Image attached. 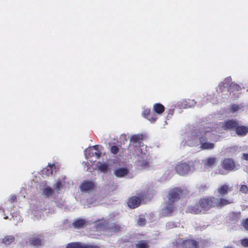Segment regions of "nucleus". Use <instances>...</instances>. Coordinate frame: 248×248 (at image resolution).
<instances>
[{"instance_id":"ea45409f","label":"nucleus","mask_w":248,"mask_h":248,"mask_svg":"<svg viewBox=\"0 0 248 248\" xmlns=\"http://www.w3.org/2000/svg\"><path fill=\"white\" fill-rule=\"evenodd\" d=\"M231 86L232 87H235L237 90H239V88H240L239 86L238 85L235 84H232L231 85Z\"/></svg>"},{"instance_id":"c85d7f7f","label":"nucleus","mask_w":248,"mask_h":248,"mask_svg":"<svg viewBox=\"0 0 248 248\" xmlns=\"http://www.w3.org/2000/svg\"><path fill=\"white\" fill-rule=\"evenodd\" d=\"M146 222V219L143 217H140L137 221V224L140 226H143L145 225Z\"/></svg>"},{"instance_id":"393cba45","label":"nucleus","mask_w":248,"mask_h":248,"mask_svg":"<svg viewBox=\"0 0 248 248\" xmlns=\"http://www.w3.org/2000/svg\"><path fill=\"white\" fill-rule=\"evenodd\" d=\"M83 244L81 242H71L67 245L66 248H83Z\"/></svg>"},{"instance_id":"39448f33","label":"nucleus","mask_w":248,"mask_h":248,"mask_svg":"<svg viewBox=\"0 0 248 248\" xmlns=\"http://www.w3.org/2000/svg\"><path fill=\"white\" fill-rule=\"evenodd\" d=\"M222 169H218L217 173L226 175L228 173V171L233 170L235 168V163L233 159L230 158H224L221 163Z\"/></svg>"},{"instance_id":"a878e982","label":"nucleus","mask_w":248,"mask_h":248,"mask_svg":"<svg viewBox=\"0 0 248 248\" xmlns=\"http://www.w3.org/2000/svg\"><path fill=\"white\" fill-rule=\"evenodd\" d=\"M53 193V190L51 189L50 186H47L44 188L43 190V194L46 197L48 198Z\"/></svg>"},{"instance_id":"6e6552de","label":"nucleus","mask_w":248,"mask_h":248,"mask_svg":"<svg viewBox=\"0 0 248 248\" xmlns=\"http://www.w3.org/2000/svg\"><path fill=\"white\" fill-rule=\"evenodd\" d=\"M238 122L236 120H227L222 123L221 127L226 131L234 130Z\"/></svg>"},{"instance_id":"1a4fd4ad","label":"nucleus","mask_w":248,"mask_h":248,"mask_svg":"<svg viewBox=\"0 0 248 248\" xmlns=\"http://www.w3.org/2000/svg\"><path fill=\"white\" fill-rule=\"evenodd\" d=\"M142 201V198L138 196H132L130 197L127 202V204L128 206L131 209H135L138 207Z\"/></svg>"},{"instance_id":"f704fd0d","label":"nucleus","mask_w":248,"mask_h":248,"mask_svg":"<svg viewBox=\"0 0 248 248\" xmlns=\"http://www.w3.org/2000/svg\"><path fill=\"white\" fill-rule=\"evenodd\" d=\"M151 110L150 109H145L142 112V115L145 117L147 118L150 115Z\"/></svg>"},{"instance_id":"7c9ffc66","label":"nucleus","mask_w":248,"mask_h":248,"mask_svg":"<svg viewBox=\"0 0 248 248\" xmlns=\"http://www.w3.org/2000/svg\"><path fill=\"white\" fill-rule=\"evenodd\" d=\"M240 191L244 194H247L248 192V187L245 185H242L240 187Z\"/></svg>"},{"instance_id":"b1692460","label":"nucleus","mask_w":248,"mask_h":248,"mask_svg":"<svg viewBox=\"0 0 248 248\" xmlns=\"http://www.w3.org/2000/svg\"><path fill=\"white\" fill-rule=\"evenodd\" d=\"M64 183V180H62L60 179H59L57 180L56 183L54 185V187L58 193H59V191L63 187Z\"/></svg>"},{"instance_id":"dca6fc26","label":"nucleus","mask_w":248,"mask_h":248,"mask_svg":"<svg viewBox=\"0 0 248 248\" xmlns=\"http://www.w3.org/2000/svg\"><path fill=\"white\" fill-rule=\"evenodd\" d=\"M231 203L232 202H231L228 199L223 198L219 199H217L216 198L215 207L221 208L223 206L227 204H229Z\"/></svg>"},{"instance_id":"a211bd4d","label":"nucleus","mask_w":248,"mask_h":248,"mask_svg":"<svg viewBox=\"0 0 248 248\" xmlns=\"http://www.w3.org/2000/svg\"><path fill=\"white\" fill-rule=\"evenodd\" d=\"M86 224V220L82 218H79L75 220L72 223L73 226L76 229H81L83 228Z\"/></svg>"},{"instance_id":"a19ab883","label":"nucleus","mask_w":248,"mask_h":248,"mask_svg":"<svg viewBox=\"0 0 248 248\" xmlns=\"http://www.w3.org/2000/svg\"><path fill=\"white\" fill-rule=\"evenodd\" d=\"M207 188L206 186L205 185L204 186H202L200 187L201 189H205L206 188Z\"/></svg>"},{"instance_id":"79ce46f5","label":"nucleus","mask_w":248,"mask_h":248,"mask_svg":"<svg viewBox=\"0 0 248 248\" xmlns=\"http://www.w3.org/2000/svg\"><path fill=\"white\" fill-rule=\"evenodd\" d=\"M145 156V154H144V155H143V156L142 157V158H144Z\"/></svg>"},{"instance_id":"c9c22d12","label":"nucleus","mask_w":248,"mask_h":248,"mask_svg":"<svg viewBox=\"0 0 248 248\" xmlns=\"http://www.w3.org/2000/svg\"><path fill=\"white\" fill-rule=\"evenodd\" d=\"M138 161L141 167H147L149 166V163L146 160H143L142 161L139 160Z\"/></svg>"},{"instance_id":"f3484780","label":"nucleus","mask_w":248,"mask_h":248,"mask_svg":"<svg viewBox=\"0 0 248 248\" xmlns=\"http://www.w3.org/2000/svg\"><path fill=\"white\" fill-rule=\"evenodd\" d=\"M142 140V136L141 135H135L131 137L130 142L132 143L134 146H140Z\"/></svg>"},{"instance_id":"2f4dec72","label":"nucleus","mask_w":248,"mask_h":248,"mask_svg":"<svg viewBox=\"0 0 248 248\" xmlns=\"http://www.w3.org/2000/svg\"><path fill=\"white\" fill-rule=\"evenodd\" d=\"M83 248H101V247L98 245L84 243Z\"/></svg>"},{"instance_id":"58836bf2","label":"nucleus","mask_w":248,"mask_h":248,"mask_svg":"<svg viewBox=\"0 0 248 248\" xmlns=\"http://www.w3.org/2000/svg\"><path fill=\"white\" fill-rule=\"evenodd\" d=\"M11 201L12 202H15L16 200V196H12L11 197Z\"/></svg>"},{"instance_id":"f03ea898","label":"nucleus","mask_w":248,"mask_h":248,"mask_svg":"<svg viewBox=\"0 0 248 248\" xmlns=\"http://www.w3.org/2000/svg\"><path fill=\"white\" fill-rule=\"evenodd\" d=\"M216 198L213 196H207L201 198L198 202L190 208L191 213L198 214H204L211 208L215 207Z\"/></svg>"},{"instance_id":"ddd939ff","label":"nucleus","mask_w":248,"mask_h":248,"mask_svg":"<svg viewBox=\"0 0 248 248\" xmlns=\"http://www.w3.org/2000/svg\"><path fill=\"white\" fill-rule=\"evenodd\" d=\"M234 130L237 135L244 137L248 133V126L240 125L238 123Z\"/></svg>"},{"instance_id":"20e7f679","label":"nucleus","mask_w":248,"mask_h":248,"mask_svg":"<svg viewBox=\"0 0 248 248\" xmlns=\"http://www.w3.org/2000/svg\"><path fill=\"white\" fill-rule=\"evenodd\" d=\"M173 245L177 248H198L199 247V242L192 238H179L173 242Z\"/></svg>"},{"instance_id":"7ed1b4c3","label":"nucleus","mask_w":248,"mask_h":248,"mask_svg":"<svg viewBox=\"0 0 248 248\" xmlns=\"http://www.w3.org/2000/svg\"><path fill=\"white\" fill-rule=\"evenodd\" d=\"M212 129L210 127H203L197 133V136H199V141L201 148L202 150H212L214 148L215 144L213 143L207 142L213 134Z\"/></svg>"},{"instance_id":"c756f323","label":"nucleus","mask_w":248,"mask_h":248,"mask_svg":"<svg viewBox=\"0 0 248 248\" xmlns=\"http://www.w3.org/2000/svg\"><path fill=\"white\" fill-rule=\"evenodd\" d=\"M239 109V106L236 104H232L230 108V111L232 113H234L238 111Z\"/></svg>"},{"instance_id":"473e14b6","label":"nucleus","mask_w":248,"mask_h":248,"mask_svg":"<svg viewBox=\"0 0 248 248\" xmlns=\"http://www.w3.org/2000/svg\"><path fill=\"white\" fill-rule=\"evenodd\" d=\"M146 118L152 123H154L157 120L155 115H150Z\"/></svg>"},{"instance_id":"cd10ccee","label":"nucleus","mask_w":248,"mask_h":248,"mask_svg":"<svg viewBox=\"0 0 248 248\" xmlns=\"http://www.w3.org/2000/svg\"><path fill=\"white\" fill-rule=\"evenodd\" d=\"M110 151L112 154L116 155L119 152V148L116 145H113L111 147Z\"/></svg>"},{"instance_id":"5701e85b","label":"nucleus","mask_w":248,"mask_h":248,"mask_svg":"<svg viewBox=\"0 0 248 248\" xmlns=\"http://www.w3.org/2000/svg\"><path fill=\"white\" fill-rule=\"evenodd\" d=\"M15 237L13 235H7L2 240V243L4 245H10L15 241Z\"/></svg>"},{"instance_id":"9b49d317","label":"nucleus","mask_w":248,"mask_h":248,"mask_svg":"<svg viewBox=\"0 0 248 248\" xmlns=\"http://www.w3.org/2000/svg\"><path fill=\"white\" fill-rule=\"evenodd\" d=\"M217 162V159L215 157L207 158L202 160L204 168L205 169L213 168Z\"/></svg>"},{"instance_id":"412c9836","label":"nucleus","mask_w":248,"mask_h":248,"mask_svg":"<svg viewBox=\"0 0 248 248\" xmlns=\"http://www.w3.org/2000/svg\"><path fill=\"white\" fill-rule=\"evenodd\" d=\"M97 166L98 170L102 172L106 173L108 170V163L98 162Z\"/></svg>"},{"instance_id":"aec40b11","label":"nucleus","mask_w":248,"mask_h":248,"mask_svg":"<svg viewBox=\"0 0 248 248\" xmlns=\"http://www.w3.org/2000/svg\"><path fill=\"white\" fill-rule=\"evenodd\" d=\"M154 111L157 114H161L165 110L164 106L160 103H155L153 106Z\"/></svg>"},{"instance_id":"4c0bfd02","label":"nucleus","mask_w":248,"mask_h":248,"mask_svg":"<svg viewBox=\"0 0 248 248\" xmlns=\"http://www.w3.org/2000/svg\"><path fill=\"white\" fill-rule=\"evenodd\" d=\"M242 158L244 160H245L246 161H248V154L244 153L242 155Z\"/></svg>"},{"instance_id":"6ab92c4d","label":"nucleus","mask_w":248,"mask_h":248,"mask_svg":"<svg viewBox=\"0 0 248 248\" xmlns=\"http://www.w3.org/2000/svg\"><path fill=\"white\" fill-rule=\"evenodd\" d=\"M149 242L146 240H140L136 244V248H150Z\"/></svg>"},{"instance_id":"0eeeda50","label":"nucleus","mask_w":248,"mask_h":248,"mask_svg":"<svg viewBox=\"0 0 248 248\" xmlns=\"http://www.w3.org/2000/svg\"><path fill=\"white\" fill-rule=\"evenodd\" d=\"M190 170L189 164L184 161L178 162L175 166V170L180 175H185L187 174Z\"/></svg>"},{"instance_id":"2eb2a0df","label":"nucleus","mask_w":248,"mask_h":248,"mask_svg":"<svg viewBox=\"0 0 248 248\" xmlns=\"http://www.w3.org/2000/svg\"><path fill=\"white\" fill-rule=\"evenodd\" d=\"M129 172V170L126 168H119L116 169L114 171V175L119 178L126 176Z\"/></svg>"},{"instance_id":"9d476101","label":"nucleus","mask_w":248,"mask_h":248,"mask_svg":"<svg viewBox=\"0 0 248 248\" xmlns=\"http://www.w3.org/2000/svg\"><path fill=\"white\" fill-rule=\"evenodd\" d=\"M98 145H94L86 150V155L88 156H95L97 158H100L101 153L98 149Z\"/></svg>"},{"instance_id":"4be33fe9","label":"nucleus","mask_w":248,"mask_h":248,"mask_svg":"<svg viewBox=\"0 0 248 248\" xmlns=\"http://www.w3.org/2000/svg\"><path fill=\"white\" fill-rule=\"evenodd\" d=\"M54 166V164H48L47 166L43 170V173L47 176H51L53 174L52 168Z\"/></svg>"},{"instance_id":"423d86ee","label":"nucleus","mask_w":248,"mask_h":248,"mask_svg":"<svg viewBox=\"0 0 248 248\" xmlns=\"http://www.w3.org/2000/svg\"><path fill=\"white\" fill-rule=\"evenodd\" d=\"M28 242L30 246L35 248L42 247L44 245V236L40 234H34L30 237Z\"/></svg>"},{"instance_id":"bb28decb","label":"nucleus","mask_w":248,"mask_h":248,"mask_svg":"<svg viewBox=\"0 0 248 248\" xmlns=\"http://www.w3.org/2000/svg\"><path fill=\"white\" fill-rule=\"evenodd\" d=\"M122 227L120 225L115 223L113 224L110 227L109 229L114 232H118L121 231Z\"/></svg>"},{"instance_id":"f257e3e1","label":"nucleus","mask_w":248,"mask_h":248,"mask_svg":"<svg viewBox=\"0 0 248 248\" xmlns=\"http://www.w3.org/2000/svg\"><path fill=\"white\" fill-rule=\"evenodd\" d=\"M185 194L184 190L179 187H174L170 190L168 195V200L162 211V215L164 216H170L175 208L174 202L183 197Z\"/></svg>"},{"instance_id":"4468645a","label":"nucleus","mask_w":248,"mask_h":248,"mask_svg":"<svg viewBox=\"0 0 248 248\" xmlns=\"http://www.w3.org/2000/svg\"><path fill=\"white\" fill-rule=\"evenodd\" d=\"M232 188L229 185L224 184L218 187L217 191L219 195L222 197L226 195L229 192L232 191Z\"/></svg>"},{"instance_id":"f8f14e48","label":"nucleus","mask_w":248,"mask_h":248,"mask_svg":"<svg viewBox=\"0 0 248 248\" xmlns=\"http://www.w3.org/2000/svg\"><path fill=\"white\" fill-rule=\"evenodd\" d=\"M81 191L88 192L94 189V184L90 181H84L80 186Z\"/></svg>"},{"instance_id":"e433bc0d","label":"nucleus","mask_w":248,"mask_h":248,"mask_svg":"<svg viewBox=\"0 0 248 248\" xmlns=\"http://www.w3.org/2000/svg\"><path fill=\"white\" fill-rule=\"evenodd\" d=\"M242 225L246 230L248 231V218L243 220Z\"/></svg>"},{"instance_id":"72a5a7b5","label":"nucleus","mask_w":248,"mask_h":248,"mask_svg":"<svg viewBox=\"0 0 248 248\" xmlns=\"http://www.w3.org/2000/svg\"><path fill=\"white\" fill-rule=\"evenodd\" d=\"M240 243L244 247H248V239L245 238L241 240Z\"/></svg>"}]
</instances>
